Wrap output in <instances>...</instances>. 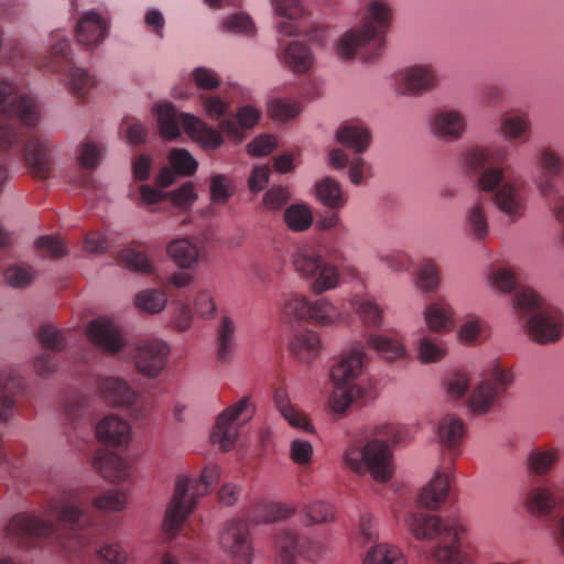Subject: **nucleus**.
<instances>
[{
    "mask_svg": "<svg viewBox=\"0 0 564 564\" xmlns=\"http://www.w3.org/2000/svg\"><path fill=\"white\" fill-rule=\"evenodd\" d=\"M93 517L83 508L74 492L52 501L41 514L21 512L8 523L7 534L24 546L56 545L70 554L84 557L93 547L101 561L124 564L128 553L120 542L106 541L101 545L89 527Z\"/></svg>",
    "mask_w": 564,
    "mask_h": 564,
    "instance_id": "1",
    "label": "nucleus"
},
{
    "mask_svg": "<svg viewBox=\"0 0 564 564\" xmlns=\"http://www.w3.org/2000/svg\"><path fill=\"white\" fill-rule=\"evenodd\" d=\"M0 115L18 117L21 123L0 121V151L19 150L30 173L46 178L53 171L54 143L43 134L29 131L36 127L39 109L33 97L13 83L0 80Z\"/></svg>",
    "mask_w": 564,
    "mask_h": 564,
    "instance_id": "2",
    "label": "nucleus"
},
{
    "mask_svg": "<svg viewBox=\"0 0 564 564\" xmlns=\"http://www.w3.org/2000/svg\"><path fill=\"white\" fill-rule=\"evenodd\" d=\"M509 158L506 145L488 148L474 145L459 155V164L465 173L476 176V185L485 193H494L492 199L497 208L517 221L524 215L525 197L518 181L503 182L502 164Z\"/></svg>",
    "mask_w": 564,
    "mask_h": 564,
    "instance_id": "3",
    "label": "nucleus"
},
{
    "mask_svg": "<svg viewBox=\"0 0 564 564\" xmlns=\"http://www.w3.org/2000/svg\"><path fill=\"white\" fill-rule=\"evenodd\" d=\"M406 530L422 541H436L433 556L438 564H471L474 546L465 523L456 517L441 519L421 511H409L403 518Z\"/></svg>",
    "mask_w": 564,
    "mask_h": 564,
    "instance_id": "4",
    "label": "nucleus"
},
{
    "mask_svg": "<svg viewBox=\"0 0 564 564\" xmlns=\"http://www.w3.org/2000/svg\"><path fill=\"white\" fill-rule=\"evenodd\" d=\"M391 22V8L381 0H371L362 19L361 26L350 29L338 40L336 52L344 59L358 57L364 63H372L382 53L386 33Z\"/></svg>",
    "mask_w": 564,
    "mask_h": 564,
    "instance_id": "5",
    "label": "nucleus"
},
{
    "mask_svg": "<svg viewBox=\"0 0 564 564\" xmlns=\"http://www.w3.org/2000/svg\"><path fill=\"white\" fill-rule=\"evenodd\" d=\"M513 310L523 321L529 336L536 343L545 345L557 341L563 334L562 312L547 304L531 288H520L514 296Z\"/></svg>",
    "mask_w": 564,
    "mask_h": 564,
    "instance_id": "6",
    "label": "nucleus"
},
{
    "mask_svg": "<svg viewBox=\"0 0 564 564\" xmlns=\"http://www.w3.org/2000/svg\"><path fill=\"white\" fill-rule=\"evenodd\" d=\"M219 477L220 469L216 465L206 466L198 479L177 476L173 497L165 511L163 530L171 535L176 534L198 499L210 491Z\"/></svg>",
    "mask_w": 564,
    "mask_h": 564,
    "instance_id": "7",
    "label": "nucleus"
},
{
    "mask_svg": "<svg viewBox=\"0 0 564 564\" xmlns=\"http://www.w3.org/2000/svg\"><path fill=\"white\" fill-rule=\"evenodd\" d=\"M159 131L162 138L174 140L181 135V129L195 142L206 150H216L224 139L220 131L208 126L202 119L191 113H178L171 102H163L155 108Z\"/></svg>",
    "mask_w": 564,
    "mask_h": 564,
    "instance_id": "8",
    "label": "nucleus"
},
{
    "mask_svg": "<svg viewBox=\"0 0 564 564\" xmlns=\"http://www.w3.org/2000/svg\"><path fill=\"white\" fill-rule=\"evenodd\" d=\"M345 465L352 471L371 476L381 482L388 481L393 474L392 453L383 441L373 438L365 445L352 442L344 453Z\"/></svg>",
    "mask_w": 564,
    "mask_h": 564,
    "instance_id": "9",
    "label": "nucleus"
},
{
    "mask_svg": "<svg viewBox=\"0 0 564 564\" xmlns=\"http://www.w3.org/2000/svg\"><path fill=\"white\" fill-rule=\"evenodd\" d=\"M293 267L302 279L311 281V289L316 294L335 289L338 284L337 267L324 261L312 249L303 248L296 251L293 257Z\"/></svg>",
    "mask_w": 564,
    "mask_h": 564,
    "instance_id": "10",
    "label": "nucleus"
},
{
    "mask_svg": "<svg viewBox=\"0 0 564 564\" xmlns=\"http://www.w3.org/2000/svg\"><path fill=\"white\" fill-rule=\"evenodd\" d=\"M512 382V372L499 364H494L488 369L487 377L470 393L468 399L470 411L475 414L489 412L496 406Z\"/></svg>",
    "mask_w": 564,
    "mask_h": 564,
    "instance_id": "11",
    "label": "nucleus"
},
{
    "mask_svg": "<svg viewBox=\"0 0 564 564\" xmlns=\"http://www.w3.org/2000/svg\"><path fill=\"white\" fill-rule=\"evenodd\" d=\"M97 387L109 403L128 408L135 420L147 419L152 411V398L138 394L123 379L101 377Z\"/></svg>",
    "mask_w": 564,
    "mask_h": 564,
    "instance_id": "12",
    "label": "nucleus"
},
{
    "mask_svg": "<svg viewBox=\"0 0 564 564\" xmlns=\"http://www.w3.org/2000/svg\"><path fill=\"white\" fill-rule=\"evenodd\" d=\"M253 414L254 408L250 403L249 398H241L218 415L210 435L212 442L219 444L225 452L230 451L237 441L238 427L251 420Z\"/></svg>",
    "mask_w": 564,
    "mask_h": 564,
    "instance_id": "13",
    "label": "nucleus"
},
{
    "mask_svg": "<svg viewBox=\"0 0 564 564\" xmlns=\"http://www.w3.org/2000/svg\"><path fill=\"white\" fill-rule=\"evenodd\" d=\"M284 312L297 319H305L318 326H332L341 319L340 312L326 299L307 301L304 296L293 295L286 300Z\"/></svg>",
    "mask_w": 564,
    "mask_h": 564,
    "instance_id": "14",
    "label": "nucleus"
},
{
    "mask_svg": "<svg viewBox=\"0 0 564 564\" xmlns=\"http://www.w3.org/2000/svg\"><path fill=\"white\" fill-rule=\"evenodd\" d=\"M398 94L419 97L434 90L440 82L432 64H414L400 69L394 77Z\"/></svg>",
    "mask_w": 564,
    "mask_h": 564,
    "instance_id": "15",
    "label": "nucleus"
},
{
    "mask_svg": "<svg viewBox=\"0 0 564 564\" xmlns=\"http://www.w3.org/2000/svg\"><path fill=\"white\" fill-rule=\"evenodd\" d=\"M468 126L467 113L451 107L435 110L427 120L431 135L447 143L462 140L468 131Z\"/></svg>",
    "mask_w": 564,
    "mask_h": 564,
    "instance_id": "16",
    "label": "nucleus"
},
{
    "mask_svg": "<svg viewBox=\"0 0 564 564\" xmlns=\"http://www.w3.org/2000/svg\"><path fill=\"white\" fill-rule=\"evenodd\" d=\"M539 174L533 183L543 198L555 195L558 191L556 180L564 175V158L550 145L541 147L535 155Z\"/></svg>",
    "mask_w": 564,
    "mask_h": 564,
    "instance_id": "17",
    "label": "nucleus"
},
{
    "mask_svg": "<svg viewBox=\"0 0 564 564\" xmlns=\"http://www.w3.org/2000/svg\"><path fill=\"white\" fill-rule=\"evenodd\" d=\"M170 351V346L162 339H144L134 346L132 359L141 375L154 379L164 371Z\"/></svg>",
    "mask_w": 564,
    "mask_h": 564,
    "instance_id": "18",
    "label": "nucleus"
},
{
    "mask_svg": "<svg viewBox=\"0 0 564 564\" xmlns=\"http://www.w3.org/2000/svg\"><path fill=\"white\" fill-rule=\"evenodd\" d=\"M219 544L236 564H251L253 552L247 521L237 519L226 523L219 535Z\"/></svg>",
    "mask_w": 564,
    "mask_h": 564,
    "instance_id": "19",
    "label": "nucleus"
},
{
    "mask_svg": "<svg viewBox=\"0 0 564 564\" xmlns=\"http://www.w3.org/2000/svg\"><path fill=\"white\" fill-rule=\"evenodd\" d=\"M366 352L362 341H354L344 350L330 369V379L334 384H354L364 370Z\"/></svg>",
    "mask_w": 564,
    "mask_h": 564,
    "instance_id": "20",
    "label": "nucleus"
},
{
    "mask_svg": "<svg viewBox=\"0 0 564 564\" xmlns=\"http://www.w3.org/2000/svg\"><path fill=\"white\" fill-rule=\"evenodd\" d=\"M276 547L282 564H295V558L299 555L310 561H315L322 552V544L319 542L300 539L291 530H284L278 535Z\"/></svg>",
    "mask_w": 564,
    "mask_h": 564,
    "instance_id": "21",
    "label": "nucleus"
},
{
    "mask_svg": "<svg viewBox=\"0 0 564 564\" xmlns=\"http://www.w3.org/2000/svg\"><path fill=\"white\" fill-rule=\"evenodd\" d=\"M561 454V448L552 444L533 445L524 459L528 475L539 479L549 477L557 467Z\"/></svg>",
    "mask_w": 564,
    "mask_h": 564,
    "instance_id": "22",
    "label": "nucleus"
},
{
    "mask_svg": "<svg viewBox=\"0 0 564 564\" xmlns=\"http://www.w3.org/2000/svg\"><path fill=\"white\" fill-rule=\"evenodd\" d=\"M489 208V199L479 196L466 208L464 214V231L478 243H484L490 235Z\"/></svg>",
    "mask_w": 564,
    "mask_h": 564,
    "instance_id": "23",
    "label": "nucleus"
},
{
    "mask_svg": "<svg viewBox=\"0 0 564 564\" xmlns=\"http://www.w3.org/2000/svg\"><path fill=\"white\" fill-rule=\"evenodd\" d=\"M24 394V380L17 370L0 375V422L13 416L19 399Z\"/></svg>",
    "mask_w": 564,
    "mask_h": 564,
    "instance_id": "24",
    "label": "nucleus"
},
{
    "mask_svg": "<svg viewBox=\"0 0 564 564\" xmlns=\"http://www.w3.org/2000/svg\"><path fill=\"white\" fill-rule=\"evenodd\" d=\"M87 336L97 347L109 354H116L123 347L119 328L110 319L100 317L87 326Z\"/></svg>",
    "mask_w": 564,
    "mask_h": 564,
    "instance_id": "25",
    "label": "nucleus"
},
{
    "mask_svg": "<svg viewBox=\"0 0 564 564\" xmlns=\"http://www.w3.org/2000/svg\"><path fill=\"white\" fill-rule=\"evenodd\" d=\"M93 466L101 477L110 481H126L131 475L129 464L111 452H97L93 458Z\"/></svg>",
    "mask_w": 564,
    "mask_h": 564,
    "instance_id": "26",
    "label": "nucleus"
},
{
    "mask_svg": "<svg viewBox=\"0 0 564 564\" xmlns=\"http://www.w3.org/2000/svg\"><path fill=\"white\" fill-rule=\"evenodd\" d=\"M424 321L433 333L441 335L451 333L455 327L454 310L445 300H436L425 307Z\"/></svg>",
    "mask_w": 564,
    "mask_h": 564,
    "instance_id": "27",
    "label": "nucleus"
},
{
    "mask_svg": "<svg viewBox=\"0 0 564 564\" xmlns=\"http://www.w3.org/2000/svg\"><path fill=\"white\" fill-rule=\"evenodd\" d=\"M96 436L106 445L126 447L130 442V426L118 416L109 415L98 423Z\"/></svg>",
    "mask_w": 564,
    "mask_h": 564,
    "instance_id": "28",
    "label": "nucleus"
},
{
    "mask_svg": "<svg viewBox=\"0 0 564 564\" xmlns=\"http://www.w3.org/2000/svg\"><path fill=\"white\" fill-rule=\"evenodd\" d=\"M329 164L336 170L348 166V176L354 185H360L365 178L372 175V166L370 163L358 155L349 160L343 149H334L330 151Z\"/></svg>",
    "mask_w": 564,
    "mask_h": 564,
    "instance_id": "29",
    "label": "nucleus"
},
{
    "mask_svg": "<svg viewBox=\"0 0 564 564\" xmlns=\"http://www.w3.org/2000/svg\"><path fill=\"white\" fill-rule=\"evenodd\" d=\"M107 35L106 21L96 12L89 11L78 21L76 36L78 43L87 47L98 45Z\"/></svg>",
    "mask_w": 564,
    "mask_h": 564,
    "instance_id": "30",
    "label": "nucleus"
},
{
    "mask_svg": "<svg viewBox=\"0 0 564 564\" xmlns=\"http://www.w3.org/2000/svg\"><path fill=\"white\" fill-rule=\"evenodd\" d=\"M272 8L276 15L285 19L278 23V30L286 36L295 35L301 32V26L296 23L304 14V9L299 0H271Z\"/></svg>",
    "mask_w": 564,
    "mask_h": 564,
    "instance_id": "31",
    "label": "nucleus"
},
{
    "mask_svg": "<svg viewBox=\"0 0 564 564\" xmlns=\"http://www.w3.org/2000/svg\"><path fill=\"white\" fill-rule=\"evenodd\" d=\"M451 485L449 471H437L419 496L421 506L435 510L447 499Z\"/></svg>",
    "mask_w": 564,
    "mask_h": 564,
    "instance_id": "32",
    "label": "nucleus"
},
{
    "mask_svg": "<svg viewBox=\"0 0 564 564\" xmlns=\"http://www.w3.org/2000/svg\"><path fill=\"white\" fill-rule=\"evenodd\" d=\"M290 349L299 361L308 364L317 358L322 350L319 335L310 329L297 332L290 343Z\"/></svg>",
    "mask_w": 564,
    "mask_h": 564,
    "instance_id": "33",
    "label": "nucleus"
},
{
    "mask_svg": "<svg viewBox=\"0 0 564 564\" xmlns=\"http://www.w3.org/2000/svg\"><path fill=\"white\" fill-rule=\"evenodd\" d=\"M527 505L532 514L549 517L558 506H564V496H555L549 488L538 486L528 492Z\"/></svg>",
    "mask_w": 564,
    "mask_h": 564,
    "instance_id": "34",
    "label": "nucleus"
},
{
    "mask_svg": "<svg viewBox=\"0 0 564 564\" xmlns=\"http://www.w3.org/2000/svg\"><path fill=\"white\" fill-rule=\"evenodd\" d=\"M236 323L229 316H221L216 329V356L221 364L231 361L236 350Z\"/></svg>",
    "mask_w": 564,
    "mask_h": 564,
    "instance_id": "35",
    "label": "nucleus"
},
{
    "mask_svg": "<svg viewBox=\"0 0 564 564\" xmlns=\"http://www.w3.org/2000/svg\"><path fill=\"white\" fill-rule=\"evenodd\" d=\"M260 119V111L252 106L240 107L235 117L223 119L218 126L229 138H240V128L250 129Z\"/></svg>",
    "mask_w": 564,
    "mask_h": 564,
    "instance_id": "36",
    "label": "nucleus"
},
{
    "mask_svg": "<svg viewBox=\"0 0 564 564\" xmlns=\"http://www.w3.org/2000/svg\"><path fill=\"white\" fill-rule=\"evenodd\" d=\"M336 140L356 154H361L369 148L371 135L367 128L348 123L337 130Z\"/></svg>",
    "mask_w": 564,
    "mask_h": 564,
    "instance_id": "37",
    "label": "nucleus"
},
{
    "mask_svg": "<svg viewBox=\"0 0 564 564\" xmlns=\"http://www.w3.org/2000/svg\"><path fill=\"white\" fill-rule=\"evenodd\" d=\"M465 434V424L455 415H445L437 426V440L447 449L457 448Z\"/></svg>",
    "mask_w": 564,
    "mask_h": 564,
    "instance_id": "38",
    "label": "nucleus"
},
{
    "mask_svg": "<svg viewBox=\"0 0 564 564\" xmlns=\"http://www.w3.org/2000/svg\"><path fill=\"white\" fill-rule=\"evenodd\" d=\"M283 61L294 73H305L313 65L314 57L307 45L294 41L285 46Z\"/></svg>",
    "mask_w": 564,
    "mask_h": 564,
    "instance_id": "39",
    "label": "nucleus"
},
{
    "mask_svg": "<svg viewBox=\"0 0 564 564\" xmlns=\"http://www.w3.org/2000/svg\"><path fill=\"white\" fill-rule=\"evenodd\" d=\"M315 191L317 199L332 209H340L347 203L340 184L332 177H325L316 183Z\"/></svg>",
    "mask_w": 564,
    "mask_h": 564,
    "instance_id": "40",
    "label": "nucleus"
},
{
    "mask_svg": "<svg viewBox=\"0 0 564 564\" xmlns=\"http://www.w3.org/2000/svg\"><path fill=\"white\" fill-rule=\"evenodd\" d=\"M531 131V122L525 115H512L501 119L500 133L506 140L524 143Z\"/></svg>",
    "mask_w": 564,
    "mask_h": 564,
    "instance_id": "41",
    "label": "nucleus"
},
{
    "mask_svg": "<svg viewBox=\"0 0 564 564\" xmlns=\"http://www.w3.org/2000/svg\"><path fill=\"white\" fill-rule=\"evenodd\" d=\"M365 390L358 384H334V391L329 399L334 412L344 413L354 402H360Z\"/></svg>",
    "mask_w": 564,
    "mask_h": 564,
    "instance_id": "42",
    "label": "nucleus"
},
{
    "mask_svg": "<svg viewBox=\"0 0 564 564\" xmlns=\"http://www.w3.org/2000/svg\"><path fill=\"white\" fill-rule=\"evenodd\" d=\"M286 227L293 232H304L313 225L312 209L303 204L295 203L288 206L283 213Z\"/></svg>",
    "mask_w": 564,
    "mask_h": 564,
    "instance_id": "43",
    "label": "nucleus"
},
{
    "mask_svg": "<svg viewBox=\"0 0 564 564\" xmlns=\"http://www.w3.org/2000/svg\"><path fill=\"white\" fill-rule=\"evenodd\" d=\"M167 253L181 268H193L199 257L197 246L188 239H176L170 242Z\"/></svg>",
    "mask_w": 564,
    "mask_h": 564,
    "instance_id": "44",
    "label": "nucleus"
},
{
    "mask_svg": "<svg viewBox=\"0 0 564 564\" xmlns=\"http://www.w3.org/2000/svg\"><path fill=\"white\" fill-rule=\"evenodd\" d=\"M367 345L372 348L381 358L387 360L398 359L405 354V348L398 339L384 335H369L366 338Z\"/></svg>",
    "mask_w": 564,
    "mask_h": 564,
    "instance_id": "45",
    "label": "nucleus"
},
{
    "mask_svg": "<svg viewBox=\"0 0 564 564\" xmlns=\"http://www.w3.org/2000/svg\"><path fill=\"white\" fill-rule=\"evenodd\" d=\"M117 261L120 265L138 273L151 274L154 270L153 263L147 253L132 247L124 248L118 252Z\"/></svg>",
    "mask_w": 564,
    "mask_h": 564,
    "instance_id": "46",
    "label": "nucleus"
},
{
    "mask_svg": "<svg viewBox=\"0 0 564 564\" xmlns=\"http://www.w3.org/2000/svg\"><path fill=\"white\" fill-rule=\"evenodd\" d=\"M447 355V348L442 340L430 335H423L417 341V358L422 364H436Z\"/></svg>",
    "mask_w": 564,
    "mask_h": 564,
    "instance_id": "47",
    "label": "nucleus"
},
{
    "mask_svg": "<svg viewBox=\"0 0 564 564\" xmlns=\"http://www.w3.org/2000/svg\"><path fill=\"white\" fill-rule=\"evenodd\" d=\"M352 307L364 325L375 328L381 326L383 321L382 310L373 300L367 296H356L352 300Z\"/></svg>",
    "mask_w": 564,
    "mask_h": 564,
    "instance_id": "48",
    "label": "nucleus"
},
{
    "mask_svg": "<svg viewBox=\"0 0 564 564\" xmlns=\"http://www.w3.org/2000/svg\"><path fill=\"white\" fill-rule=\"evenodd\" d=\"M364 564H406V560L399 549L379 543L367 552Z\"/></svg>",
    "mask_w": 564,
    "mask_h": 564,
    "instance_id": "49",
    "label": "nucleus"
},
{
    "mask_svg": "<svg viewBox=\"0 0 564 564\" xmlns=\"http://www.w3.org/2000/svg\"><path fill=\"white\" fill-rule=\"evenodd\" d=\"M93 507L104 513L120 512L126 508L127 496L118 489H108L96 496L91 502Z\"/></svg>",
    "mask_w": 564,
    "mask_h": 564,
    "instance_id": "50",
    "label": "nucleus"
},
{
    "mask_svg": "<svg viewBox=\"0 0 564 564\" xmlns=\"http://www.w3.org/2000/svg\"><path fill=\"white\" fill-rule=\"evenodd\" d=\"M6 283L13 289L29 286L36 276V270L30 264H12L3 272Z\"/></svg>",
    "mask_w": 564,
    "mask_h": 564,
    "instance_id": "51",
    "label": "nucleus"
},
{
    "mask_svg": "<svg viewBox=\"0 0 564 564\" xmlns=\"http://www.w3.org/2000/svg\"><path fill=\"white\" fill-rule=\"evenodd\" d=\"M95 85V79L80 67L70 66L67 77V86L70 93L78 99H83Z\"/></svg>",
    "mask_w": 564,
    "mask_h": 564,
    "instance_id": "52",
    "label": "nucleus"
},
{
    "mask_svg": "<svg viewBox=\"0 0 564 564\" xmlns=\"http://www.w3.org/2000/svg\"><path fill=\"white\" fill-rule=\"evenodd\" d=\"M487 328L485 319L478 316H468L460 325L457 336L466 345H476L481 341L482 335Z\"/></svg>",
    "mask_w": 564,
    "mask_h": 564,
    "instance_id": "53",
    "label": "nucleus"
},
{
    "mask_svg": "<svg viewBox=\"0 0 564 564\" xmlns=\"http://www.w3.org/2000/svg\"><path fill=\"white\" fill-rule=\"evenodd\" d=\"M135 306L148 313H159L166 305L165 293L156 289H148L139 292L134 300Z\"/></svg>",
    "mask_w": 564,
    "mask_h": 564,
    "instance_id": "54",
    "label": "nucleus"
},
{
    "mask_svg": "<svg viewBox=\"0 0 564 564\" xmlns=\"http://www.w3.org/2000/svg\"><path fill=\"white\" fill-rule=\"evenodd\" d=\"M206 116L214 121H221L227 118L230 104L219 95L202 94L199 96Z\"/></svg>",
    "mask_w": 564,
    "mask_h": 564,
    "instance_id": "55",
    "label": "nucleus"
},
{
    "mask_svg": "<svg viewBox=\"0 0 564 564\" xmlns=\"http://www.w3.org/2000/svg\"><path fill=\"white\" fill-rule=\"evenodd\" d=\"M306 525L328 522L334 519L335 511L332 505L324 501H314L303 509Z\"/></svg>",
    "mask_w": 564,
    "mask_h": 564,
    "instance_id": "56",
    "label": "nucleus"
},
{
    "mask_svg": "<svg viewBox=\"0 0 564 564\" xmlns=\"http://www.w3.org/2000/svg\"><path fill=\"white\" fill-rule=\"evenodd\" d=\"M87 406V398L86 395L74 391L67 394L63 401V413L65 419L69 423H75L78 419H80Z\"/></svg>",
    "mask_w": 564,
    "mask_h": 564,
    "instance_id": "57",
    "label": "nucleus"
},
{
    "mask_svg": "<svg viewBox=\"0 0 564 564\" xmlns=\"http://www.w3.org/2000/svg\"><path fill=\"white\" fill-rule=\"evenodd\" d=\"M489 283L500 292H511L518 284L517 273L511 268H497L490 273Z\"/></svg>",
    "mask_w": 564,
    "mask_h": 564,
    "instance_id": "58",
    "label": "nucleus"
},
{
    "mask_svg": "<svg viewBox=\"0 0 564 564\" xmlns=\"http://www.w3.org/2000/svg\"><path fill=\"white\" fill-rule=\"evenodd\" d=\"M172 169L180 175H192L197 170V162L191 153L184 149H174L170 153Z\"/></svg>",
    "mask_w": 564,
    "mask_h": 564,
    "instance_id": "59",
    "label": "nucleus"
},
{
    "mask_svg": "<svg viewBox=\"0 0 564 564\" xmlns=\"http://www.w3.org/2000/svg\"><path fill=\"white\" fill-rule=\"evenodd\" d=\"M440 283V270L437 265L429 260L417 271L416 285L423 291H434Z\"/></svg>",
    "mask_w": 564,
    "mask_h": 564,
    "instance_id": "60",
    "label": "nucleus"
},
{
    "mask_svg": "<svg viewBox=\"0 0 564 564\" xmlns=\"http://www.w3.org/2000/svg\"><path fill=\"white\" fill-rule=\"evenodd\" d=\"M104 149L101 145L93 142H84L79 147L78 162L82 167L86 170L96 169L102 155Z\"/></svg>",
    "mask_w": 564,
    "mask_h": 564,
    "instance_id": "61",
    "label": "nucleus"
},
{
    "mask_svg": "<svg viewBox=\"0 0 564 564\" xmlns=\"http://www.w3.org/2000/svg\"><path fill=\"white\" fill-rule=\"evenodd\" d=\"M268 111L272 119L285 121L297 116L301 112V106L294 101L278 99L270 102Z\"/></svg>",
    "mask_w": 564,
    "mask_h": 564,
    "instance_id": "62",
    "label": "nucleus"
},
{
    "mask_svg": "<svg viewBox=\"0 0 564 564\" xmlns=\"http://www.w3.org/2000/svg\"><path fill=\"white\" fill-rule=\"evenodd\" d=\"M223 29L232 33H241L248 36L254 34V25L249 15L235 13L223 22Z\"/></svg>",
    "mask_w": 564,
    "mask_h": 564,
    "instance_id": "63",
    "label": "nucleus"
},
{
    "mask_svg": "<svg viewBox=\"0 0 564 564\" xmlns=\"http://www.w3.org/2000/svg\"><path fill=\"white\" fill-rule=\"evenodd\" d=\"M290 200V192L283 186H273L265 192L262 198L263 206L271 212L282 209Z\"/></svg>",
    "mask_w": 564,
    "mask_h": 564,
    "instance_id": "64",
    "label": "nucleus"
}]
</instances>
